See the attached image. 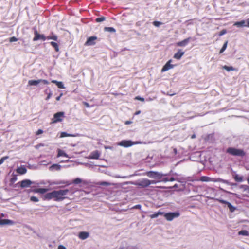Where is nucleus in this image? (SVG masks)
<instances>
[{"instance_id":"nucleus-1","label":"nucleus","mask_w":249,"mask_h":249,"mask_svg":"<svg viewBox=\"0 0 249 249\" xmlns=\"http://www.w3.org/2000/svg\"><path fill=\"white\" fill-rule=\"evenodd\" d=\"M226 153L233 156H237L240 157H243L246 154V152L244 150L233 147H228L226 149Z\"/></svg>"},{"instance_id":"nucleus-2","label":"nucleus","mask_w":249,"mask_h":249,"mask_svg":"<svg viewBox=\"0 0 249 249\" xmlns=\"http://www.w3.org/2000/svg\"><path fill=\"white\" fill-rule=\"evenodd\" d=\"M69 192L68 189L54 191L55 201H60L66 198L65 196L67 195Z\"/></svg>"},{"instance_id":"nucleus-3","label":"nucleus","mask_w":249,"mask_h":249,"mask_svg":"<svg viewBox=\"0 0 249 249\" xmlns=\"http://www.w3.org/2000/svg\"><path fill=\"white\" fill-rule=\"evenodd\" d=\"M157 182L155 180H150L144 178L139 181L136 183V185L141 188H145L149 186L151 184H155Z\"/></svg>"},{"instance_id":"nucleus-4","label":"nucleus","mask_w":249,"mask_h":249,"mask_svg":"<svg viewBox=\"0 0 249 249\" xmlns=\"http://www.w3.org/2000/svg\"><path fill=\"white\" fill-rule=\"evenodd\" d=\"M139 143L138 142H133L131 140H122L118 143V145L124 147H129Z\"/></svg>"},{"instance_id":"nucleus-5","label":"nucleus","mask_w":249,"mask_h":249,"mask_svg":"<svg viewBox=\"0 0 249 249\" xmlns=\"http://www.w3.org/2000/svg\"><path fill=\"white\" fill-rule=\"evenodd\" d=\"M64 117V113L63 112H58L55 113L53 118L52 119V123H56L61 122Z\"/></svg>"},{"instance_id":"nucleus-6","label":"nucleus","mask_w":249,"mask_h":249,"mask_svg":"<svg viewBox=\"0 0 249 249\" xmlns=\"http://www.w3.org/2000/svg\"><path fill=\"white\" fill-rule=\"evenodd\" d=\"M180 213L178 212L167 213L164 214L165 219L168 221H172L174 218L178 217L179 216Z\"/></svg>"},{"instance_id":"nucleus-7","label":"nucleus","mask_w":249,"mask_h":249,"mask_svg":"<svg viewBox=\"0 0 249 249\" xmlns=\"http://www.w3.org/2000/svg\"><path fill=\"white\" fill-rule=\"evenodd\" d=\"M34 37L33 39V41H36L38 40H42V41L46 40V37L43 34H40L35 28H34Z\"/></svg>"},{"instance_id":"nucleus-8","label":"nucleus","mask_w":249,"mask_h":249,"mask_svg":"<svg viewBox=\"0 0 249 249\" xmlns=\"http://www.w3.org/2000/svg\"><path fill=\"white\" fill-rule=\"evenodd\" d=\"M41 82L46 85L49 84V83L47 80L45 79H38L37 80H30L28 81V85L29 86H36Z\"/></svg>"},{"instance_id":"nucleus-9","label":"nucleus","mask_w":249,"mask_h":249,"mask_svg":"<svg viewBox=\"0 0 249 249\" xmlns=\"http://www.w3.org/2000/svg\"><path fill=\"white\" fill-rule=\"evenodd\" d=\"M146 175L151 178H155L158 179H160L162 176V175L154 171H149L146 173Z\"/></svg>"},{"instance_id":"nucleus-10","label":"nucleus","mask_w":249,"mask_h":249,"mask_svg":"<svg viewBox=\"0 0 249 249\" xmlns=\"http://www.w3.org/2000/svg\"><path fill=\"white\" fill-rule=\"evenodd\" d=\"M234 26L237 27H249V18L247 19V20H241L240 21H237L234 23Z\"/></svg>"},{"instance_id":"nucleus-11","label":"nucleus","mask_w":249,"mask_h":249,"mask_svg":"<svg viewBox=\"0 0 249 249\" xmlns=\"http://www.w3.org/2000/svg\"><path fill=\"white\" fill-rule=\"evenodd\" d=\"M97 39L96 36H92L89 37L85 43L86 46H91L95 44V41Z\"/></svg>"},{"instance_id":"nucleus-12","label":"nucleus","mask_w":249,"mask_h":249,"mask_svg":"<svg viewBox=\"0 0 249 249\" xmlns=\"http://www.w3.org/2000/svg\"><path fill=\"white\" fill-rule=\"evenodd\" d=\"M172 61V60L170 59L165 64L161 69L162 72L167 71L174 67V65L171 64Z\"/></svg>"},{"instance_id":"nucleus-13","label":"nucleus","mask_w":249,"mask_h":249,"mask_svg":"<svg viewBox=\"0 0 249 249\" xmlns=\"http://www.w3.org/2000/svg\"><path fill=\"white\" fill-rule=\"evenodd\" d=\"M191 39V37H188L181 41H179L176 43V45L179 47H184L186 46L189 41Z\"/></svg>"},{"instance_id":"nucleus-14","label":"nucleus","mask_w":249,"mask_h":249,"mask_svg":"<svg viewBox=\"0 0 249 249\" xmlns=\"http://www.w3.org/2000/svg\"><path fill=\"white\" fill-rule=\"evenodd\" d=\"M100 153L98 150L92 152L89 156V159H98L99 158Z\"/></svg>"},{"instance_id":"nucleus-15","label":"nucleus","mask_w":249,"mask_h":249,"mask_svg":"<svg viewBox=\"0 0 249 249\" xmlns=\"http://www.w3.org/2000/svg\"><path fill=\"white\" fill-rule=\"evenodd\" d=\"M20 187L21 188H25L29 187L32 184V182L29 179H25L21 181L20 182Z\"/></svg>"},{"instance_id":"nucleus-16","label":"nucleus","mask_w":249,"mask_h":249,"mask_svg":"<svg viewBox=\"0 0 249 249\" xmlns=\"http://www.w3.org/2000/svg\"><path fill=\"white\" fill-rule=\"evenodd\" d=\"M89 236V234L88 232L81 231L78 234V237L81 240H85L88 238Z\"/></svg>"},{"instance_id":"nucleus-17","label":"nucleus","mask_w":249,"mask_h":249,"mask_svg":"<svg viewBox=\"0 0 249 249\" xmlns=\"http://www.w3.org/2000/svg\"><path fill=\"white\" fill-rule=\"evenodd\" d=\"M44 199L50 200L52 199H54V200H55L54 191L46 194L44 195Z\"/></svg>"},{"instance_id":"nucleus-18","label":"nucleus","mask_w":249,"mask_h":249,"mask_svg":"<svg viewBox=\"0 0 249 249\" xmlns=\"http://www.w3.org/2000/svg\"><path fill=\"white\" fill-rule=\"evenodd\" d=\"M16 172L20 175H23L27 172V169L24 166H21L16 169Z\"/></svg>"},{"instance_id":"nucleus-19","label":"nucleus","mask_w":249,"mask_h":249,"mask_svg":"<svg viewBox=\"0 0 249 249\" xmlns=\"http://www.w3.org/2000/svg\"><path fill=\"white\" fill-rule=\"evenodd\" d=\"M184 52L179 50L174 55V58L177 59H180L181 57L184 55Z\"/></svg>"},{"instance_id":"nucleus-20","label":"nucleus","mask_w":249,"mask_h":249,"mask_svg":"<svg viewBox=\"0 0 249 249\" xmlns=\"http://www.w3.org/2000/svg\"><path fill=\"white\" fill-rule=\"evenodd\" d=\"M14 223V222L9 219H0V225H12Z\"/></svg>"},{"instance_id":"nucleus-21","label":"nucleus","mask_w":249,"mask_h":249,"mask_svg":"<svg viewBox=\"0 0 249 249\" xmlns=\"http://www.w3.org/2000/svg\"><path fill=\"white\" fill-rule=\"evenodd\" d=\"M61 169V166L58 164H53L52 165H51L49 167V170L50 171H53V170H60Z\"/></svg>"},{"instance_id":"nucleus-22","label":"nucleus","mask_w":249,"mask_h":249,"mask_svg":"<svg viewBox=\"0 0 249 249\" xmlns=\"http://www.w3.org/2000/svg\"><path fill=\"white\" fill-rule=\"evenodd\" d=\"M52 82L53 83L57 85V86L60 89H64L65 88L62 82H59L55 80H53L52 81Z\"/></svg>"},{"instance_id":"nucleus-23","label":"nucleus","mask_w":249,"mask_h":249,"mask_svg":"<svg viewBox=\"0 0 249 249\" xmlns=\"http://www.w3.org/2000/svg\"><path fill=\"white\" fill-rule=\"evenodd\" d=\"M65 157L68 158V155L63 150L61 149H58L57 157Z\"/></svg>"},{"instance_id":"nucleus-24","label":"nucleus","mask_w":249,"mask_h":249,"mask_svg":"<svg viewBox=\"0 0 249 249\" xmlns=\"http://www.w3.org/2000/svg\"><path fill=\"white\" fill-rule=\"evenodd\" d=\"M233 178H234V180L237 182H241L243 181V177H242L238 174L234 175L233 176Z\"/></svg>"},{"instance_id":"nucleus-25","label":"nucleus","mask_w":249,"mask_h":249,"mask_svg":"<svg viewBox=\"0 0 249 249\" xmlns=\"http://www.w3.org/2000/svg\"><path fill=\"white\" fill-rule=\"evenodd\" d=\"M17 175L14 174V173H13L12 175V178L10 179V185H11L14 183H15V182H16L17 181Z\"/></svg>"},{"instance_id":"nucleus-26","label":"nucleus","mask_w":249,"mask_h":249,"mask_svg":"<svg viewBox=\"0 0 249 249\" xmlns=\"http://www.w3.org/2000/svg\"><path fill=\"white\" fill-rule=\"evenodd\" d=\"M47 191V189L45 188H38L34 190V192L36 193H39L41 194H44Z\"/></svg>"},{"instance_id":"nucleus-27","label":"nucleus","mask_w":249,"mask_h":249,"mask_svg":"<svg viewBox=\"0 0 249 249\" xmlns=\"http://www.w3.org/2000/svg\"><path fill=\"white\" fill-rule=\"evenodd\" d=\"M199 180L203 182H208L211 180V178L207 176H202L200 178Z\"/></svg>"},{"instance_id":"nucleus-28","label":"nucleus","mask_w":249,"mask_h":249,"mask_svg":"<svg viewBox=\"0 0 249 249\" xmlns=\"http://www.w3.org/2000/svg\"><path fill=\"white\" fill-rule=\"evenodd\" d=\"M163 214V212H157V213H154V214H151L150 215V217L151 218H156L159 215H161Z\"/></svg>"},{"instance_id":"nucleus-29","label":"nucleus","mask_w":249,"mask_h":249,"mask_svg":"<svg viewBox=\"0 0 249 249\" xmlns=\"http://www.w3.org/2000/svg\"><path fill=\"white\" fill-rule=\"evenodd\" d=\"M50 44L55 49V50L56 51V52H58L59 51V46H58V45L57 43L55 42H50Z\"/></svg>"},{"instance_id":"nucleus-30","label":"nucleus","mask_w":249,"mask_h":249,"mask_svg":"<svg viewBox=\"0 0 249 249\" xmlns=\"http://www.w3.org/2000/svg\"><path fill=\"white\" fill-rule=\"evenodd\" d=\"M238 235L248 236L249 235V232L246 230H242L238 232Z\"/></svg>"},{"instance_id":"nucleus-31","label":"nucleus","mask_w":249,"mask_h":249,"mask_svg":"<svg viewBox=\"0 0 249 249\" xmlns=\"http://www.w3.org/2000/svg\"><path fill=\"white\" fill-rule=\"evenodd\" d=\"M104 30L105 31H107V32H112V33L115 32V31H116V30L113 27H106L104 28Z\"/></svg>"},{"instance_id":"nucleus-32","label":"nucleus","mask_w":249,"mask_h":249,"mask_svg":"<svg viewBox=\"0 0 249 249\" xmlns=\"http://www.w3.org/2000/svg\"><path fill=\"white\" fill-rule=\"evenodd\" d=\"M57 38H58L57 36L55 35H54L52 36H48L46 37V39H48V40L52 39V40H53L55 41H57Z\"/></svg>"},{"instance_id":"nucleus-33","label":"nucleus","mask_w":249,"mask_h":249,"mask_svg":"<svg viewBox=\"0 0 249 249\" xmlns=\"http://www.w3.org/2000/svg\"><path fill=\"white\" fill-rule=\"evenodd\" d=\"M223 69L227 71H234L235 69L232 67V66H224L223 67Z\"/></svg>"},{"instance_id":"nucleus-34","label":"nucleus","mask_w":249,"mask_h":249,"mask_svg":"<svg viewBox=\"0 0 249 249\" xmlns=\"http://www.w3.org/2000/svg\"><path fill=\"white\" fill-rule=\"evenodd\" d=\"M227 206L229 208L231 212H233L235 211V208L233 206L231 203L229 202V203L227 204Z\"/></svg>"},{"instance_id":"nucleus-35","label":"nucleus","mask_w":249,"mask_h":249,"mask_svg":"<svg viewBox=\"0 0 249 249\" xmlns=\"http://www.w3.org/2000/svg\"><path fill=\"white\" fill-rule=\"evenodd\" d=\"M228 41H226L224 45H223L222 48L220 49L219 53H222L226 49L227 46Z\"/></svg>"},{"instance_id":"nucleus-36","label":"nucleus","mask_w":249,"mask_h":249,"mask_svg":"<svg viewBox=\"0 0 249 249\" xmlns=\"http://www.w3.org/2000/svg\"><path fill=\"white\" fill-rule=\"evenodd\" d=\"M106 18L104 17H101L96 18L95 21L97 22H100L105 20Z\"/></svg>"},{"instance_id":"nucleus-37","label":"nucleus","mask_w":249,"mask_h":249,"mask_svg":"<svg viewBox=\"0 0 249 249\" xmlns=\"http://www.w3.org/2000/svg\"><path fill=\"white\" fill-rule=\"evenodd\" d=\"M82 180L80 178H76L72 181V183L75 184H78L81 183Z\"/></svg>"},{"instance_id":"nucleus-38","label":"nucleus","mask_w":249,"mask_h":249,"mask_svg":"<svg viewBox=\"0 0 249 249\" xmlns=\"http://www.w3.org/2000/svg\"><path fill=\"white\" fill-rule=\"evenodd\" d=\"M9 157L8 156H4V157H2L0 159V165L1 164H2L3 162L4 161V160L7 159H8Z\"/></svg>"},{"instance_id":"nucleus-39","label":"nucleus","mask_w":249,"mask_h":249,"mask_svg":"<svg viewBox=\"0 0 249 249\" xmlns=\"http://www.w3.org/2000/svg\"><path fill=\"white\" fill-rule=\"evenodd\" d=\"M162 23L161 22L155 21L153 22V24L156 27H159L160 25H161Z\"/></svg>"},{"instance_id":"nucleus-40","label":"nucleus","mask_w":249,"mask_h":249,"mask_svg":"<svg viewBox=\"0 0 249 249\" xmlns=\"http://www.w3.org/2000/svg\"><path fill=\"white\" fill-rule=\"evenodd\" d=\"M30 200L33 202H36L38 201V199L36 197L33 196L31 197Z\"/></svg>"},{"instance_id":"nucleus-41","label":"nucleus","mask_w":249,"mask_h":249,"mask_svg":"<svg viewBox=\"0 0 249 249\" xmlns=\"http://www.w3.org/2000/svg\"><path fill=\"white\" fill-rule=\"evenodd\" d=\"M100 185L103 186H109L110 185V183L106 181H102L100 183Z\"/></svg>"},{"instance_id":"nucleus-42","label":"nucleus","mask_w":249,"mask_h":249,"mask_svg":"<svg viewBox=\"0 0 249 249\" xmlns=\"http://www.w3.org/2000/svg\"><path fill=\"white\" fill-rule=\"evenodd\" d=\"M227 33V30L226 29H223L219 33V36H221L224 35Z\"/></svg>"},{"instance_id":"nucleus-43","label":"nucleus","mask_w":249,"mask_h":249,"mask_svg":"<svg viewBox=\"0 0 249 249\" xmlns=\"http://www.w3.org/2000/svg\"><path fill=\"white\" fill-rule=\"evenodd\" d=\"M17 40H18V38H17L15 36L11 37L9 38V41L10 42H15V41H17Z\"/></svg>"},{"instance_id":"nucleus-44","label":"nucleus","mask_w":249,"mask_h":249,"mask_svg":"<svg viewBox=\"0 0 249 249\" xmlns=\"http://www.w3.org/2000/svg\"><path fill=\"white\" fill-rule=\"evenodd\" d=\"M217 200L220 203H222V204H226L227 205L228 203H229V202L227 201H225L224 200H222V199H217Z\"/></svg>"},{"instance_id":"nucleus-45","label":"nucleus","mask_w":249,"mask_h":249,"mask_svg":"<svg viewBox=\"0 0 249 249\" xmlns=\"http://www.w3.org/2000/svg\"><path fill=\"white\" fill-rule=\"evenodd\" d=\"M135 100H140V101H142V102L144 101V99L143 98L141 97L140 96H136L135 98Z\"/></svg>"},{"instance_id":"nucleus-46","label":"nucleus","mask_w":249,"mask_h":249,"mask_svg":"<svg viewBox=\"0 0 249 249\" xmlns=\"http://www.w3.org/2000/svg\"><path fill=\"white\" fill-rule=\"evenodd\" d=\"M43 133V130L42 129H38L36 132V135H38L39 134H41Z\"/></svg>"},{"instance_id":"nucleus-47","label":"nucleus","mask_w":249,"mask_h":249,"mask_svg":"<svg viewBox=\"0 0 249 249\" xmlns=\"http://www.w3.org/2000/svg\"><path fill=\"white\" fill-rule=\"evenodd\" d=\"M69 136L66 132H62L61 134V137H67Z\"/></svg>"},{"instance_id":"nucleus-48","label":"nucleus","mask_w":249,"mask_h":249,"mask_svg":"<svg viewBox=\"0 0 249 249\" xmlns=\"http://www.w3.org/2000/svg\"><path fill=\"white\" fill-rule=\"evenodd\" d=\"M52 95V94L51 92L49 93L46 98V100H48L51 97Z\"/></svg>"},{"instance_id":"nucleus-49","label":"nucleus","mask_w":249,"mask_h":249,"mask_svg":"<svg viewBox=\"0 0 249 249\" xmlns=\"http://www.w3.org/2000/svg\"><path fill=\"white\" fill-rule=\"evenodd\" d=\"M141 205L140 204L136 205L133 207V208H135V209H141Z\"/></svg>"},{"instance_id":"nucleus-50","label":"nucleus","mask_w":249,"mask_h":249,"mask_svg":"<svg viewBox=\"0 0 249 249\" xmlns=\"http://www.w3.org/2000/svg\"><path fill=\"white\" fill-rule=\"evenodd\" d=\"M58 184H65L66 185H70L71 184V183H69L68 181H67V182H61L59 183Z\"/></svg>"},{"instance_id":"nucleus-51","label":"nucleus","mask_w":249,"mask_h":249,"mask_svg":"<svg viewBox=\"0 0 249 249\" xmlns=\"http://www.w3.org/2000/svg\"><path fill=\"white\" fill-rule=\"evenodd\" d=\"M83 104L87 107H90V106H89V104L87 102H85L83 103Z\"/></svg>"},{"instance_id":"nucleus-52","label":"nucleus","mask_w":249,"mask_h":249,"mask_svg":"<svg viewBox=\"0 0 249 249\" xmlns=\"http://www.w3.org/2000/svg\"><path fill=\"white\" fill-rule=\"evenodd\" d=\"M58 249H66V247L62 245H60L58 246Z\"/></svg>"},{"instance_id":"nucleus-53","label":"nucleus","mask_w":249,"mask_h":249,"mask_svg":"<svg viewBox=\"0 0 249 249\" xmlns=\"http://www.w3.org/2000/svg\"><path fill=\"white\" fill-rule=\"evenodd\" d=\"M62 95H63V94H62V93H61L59 96H58V97H57L56 98V100L57 101H59V100H60V98L61 97V96H62Z\"/></svg>"},{"instance_id":"nucleus-54","label":"nucleus","mask_w":249,"mask_h":249,"mask_svg":"<svg viewBox=\"0 0 249 249\" xmlns=\"http://www.w3.org/2000/svg\"><path fill=\"white\" fill-rule=\"evenodd\" d=\"M175 179L173 177H171L169 178V181H175Z\"/></svg>"},{"instance_id":"nucleus-55","label":"nucleus","mask_w":249,"mask_h":249,"mask_svg":"<svg viewBox=\"0 0 249 249\" xmlns=\"http://www.w3.org/2000/svg\"><path fill=\"white\" fill-rule=\"evenodd\" d=\"M141 111L140 110H138L137 111H136L135 113H134V115H139L141 113Z\"/></svg>"},{"instance_id":"nucleus-56","label":"nucleus","mask_w":249,"mask_h":249,"mask_svg":"<svg viewBox=\"0 0 249 249\" xmlns=\"http://www.w3.org/2000/svg\"><path fill=\"white\" fill-rule=\"evenodd\" d=\"M132 123V122L130 121H126L125 122V124H130Z\"/></svg>"},{"instance_id":"nucleus-57","label":"nucleus","mask_w":249,"mask_h":249,"mask_svg":"<svg viewBox=\"0 0 249 249\" xmlns=\"http://www.w3.org/2000/svg\"><path fill=\"white\" fill-rule=\"evenodd\" d=\"M169 178H164L163 181L165 182L169 181Z\"/></svg>"},{"instance_id":"nucleus-58","label":"nucleus","mask_w":249,"mask_h":249,"mask_svg":"<svg viewBox=\"0 0 249 249\" xmlns=\"http://www.w3.org/2000/svg\"><path fill=\"white\" fill-rule=\"evenodd\" d=\"M196 137V135H193L192 136H191V138L193 139V138H195Z\"/></svg>"},{"instance_id":"nucleus-59","label":"nucleus","mask_w":249,"mask_h":249,"mask_svg":"<svg viewBox=\"0 0 249 249\" xmlns=\"http://www.w3.org/2000/svg\"><path fill=\"white\" fill-rule=\"evenodd\" d=\"M247 181H248V184H249V177L248 178Z\"/></svg>"}]
</instances>
